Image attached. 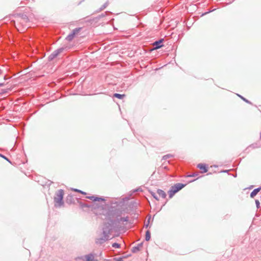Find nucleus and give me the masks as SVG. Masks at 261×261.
Segmentation results:
<instances>
[{"label": "nucleus", "instance_id": "1", "mask_svg": "<svg viewBox=\"0 0 261 261\" xmlns=\"http://www.w3.org/2000/svg\"><path fill=\"white\" fill-rule=\"evenodd\" d=\"M112 229L111 224L106 223L105 224V227L103 228V236L102 238L96 239L95 240L96 243L101 244L103 243L104 242L108 240L110 238L109 234H110Z\"/></svg>", "mask_w": 261, "mask_h": 261}, {"label": "nucleus", "instance_id": "2", "mask_svg": "<svg viewBox=\"0 0 261 261\" xmlns=\"http://www.w3.org/2000/svg\"><path fill=\"white\" fill-rule=\"evenodd\" d=\"M63 195L64 191L63 190L60 189L56 192L54 197L55 206L56 207H60L63 205Z\"/></svg>", "mask_w": 261, "mask_h": 261}, {"label": "nucleus", "instance_id": "3", "mask_svg": "<svg viewBox=\"0 0 261 261\" xmlns=\"http://www.w3.org/2000/svg\"><path fill=\"white\" fill-rule=\"evenodd\" d=\"M64 48L63 47H61L55 50L54 52H53L48 57V60L52 61L55 58H56L60 53H61Z\"/></svg>", "mask_w": 261, "mask_h": 261}, {"label": "nucleus", "instance_id": "4", "mask_svg": "<svg viewBox=\"0 0 261 261\" xmlns=\"http://www.w3.org/2000/svg\"><path fill=\"white\" fill-rule=\"evenodd\" d=\"M81 28L74 29L66 38V39L69 41H71L74 37L76 34H77L81 31Z\"/></svg>", "mask_w": 261, "mask_h": 261}, {"label": "nucleus", "instance_id": "5", "mask_svg": "<svg viewBox=\"0 0 261 261\" xmlns=\"http://www.w3.org/2000/svg\"><path fill=\"white\" fill-rule=\"evenodd\" d=\"M84 258L85 259L86 261H98L97 259H95L94 254L92 253L87 254L84 256H82L80 257V258L82 259H83Z\"/></svg>", "mask_w": 261, "mask_h": 261}, {"label": "nucleus", "instance_id": "6", "mask_svg": "<svg viewBox=\"0 0 261 261\" xmlns=\"http://www.w3.org/2000/svg\"><path fill=\"white\" fill-rule=\"evenodd\" d=\"M86 198L92 200L93 201H105V199L104 198H103L102 197H98L95 196H87Z\"/></svg>", "mask_w": 261, "mask_h": 261}, {"label": "nucleus", "instance_id": "7", "mask_svg": "<svg viewBox=\"0 0 261 261\" xmlns=\"http://www.w3.org/2000/svg\"><path fill=\"white\" fill-rule=\"evenodd\" d=\"M177 190L175 188V187L174 186H172L168 191L169 196L170 198H171L173 197V196L174 195L175 193L177 192Z\"/></svg>", "mask_w": 261, "mask_h": 261}, {"label": "nucleus", "instance_id": "8", "mask_svg": "<svg viewBox=\"0 0 261 261\" xmlns=\"http://www.w3.org/2000/svg\"><path fill=\"white\" fill-rule=\"evenodd\" d=\"M197 167L202 170L201 171L202 173H205L207 171V167L206 166V165L205 164H199L197 165Z\"/></svg>", "mask_w": 261, "mask_h": 261}, {"label": "nucleus", "instance_id": "9", "mask_svg": "<svg viewBox=\"0 0 261 261\" xmlns=\"http://www.w3.org/2000/svg\"><path fill=\"white\" fill-rule=\"evenodd\" d=\"M157 194L159 195V197L162 198H165L166 196L165 192L161 189H158L157 190Z\"/></svg>", "mask_w": 261, "mask_h": 261}, {"label": "nucleus", "instance_id": "10", "mask_svg": "<svg viewBox=\"0 0 261 261\" xmlns=\"http://www.w3.org/2000/svg\"><path fill=\"white\" fill-rule=\"evenodd\" d=\"M260 190H261L260 187L254 189L253 190V191L250 194V197L251 198H253L257 194V193L260 191Z\"/></svg>", "mask_w": 261, "mask_h": 261}, {"label": "nucleus", "instance_id": "11", "mask_svg": "<svg viewBox=\"0 0 261 261\" xmlns=\"http://www.w3.org/2000/svg\"><path fill=\"white\" fill-rule=\"evenodd\" d=\"M163 39H161L159 41H155L153 44L155 45V48H159L163 46V45L161 44L163 42Z\"/></svg>", "mask_w": 261, "mask_h": 261}, {"label": "nucleus", "instance_id": "12", "mask_svg": "<svg viewBox=\"0 0 261 261\" xmlns=\"http://www.w3.org/2000/svg\"><path fill=\"white\" fill-rule=\"evenodd\" d=\"M174 186L175 187V188L178 191L180 190H181L182 188H183L185 186V185L180 184V183H178V184H175L174 185Z\"/></svg>", "mask_w": 261, "mask_h": 261}, {"label": "nucleus", "instance_id": "13", "mask_svg": "<svg viewBox=\"0 0 261 261\" xmlns=\"http://www.w3.org/2000/svg\"><path fill=\"white\" fill-rule=\"evenodd\" d=\"M150 231L149 230H147L146 232L145 240L146 241H148L150 240Z\"/></svg>", "mask_w": 261, "mask_h": 261}, {"label": "nucleus", "instance_id": "14", "mask_svg": "<svg viewBox=\"0 0 261 261\" xmlns=\"http://www.w3.org/2000/svg\"><path fill=\"white\" fill-rule=\"evenodd\" d=\"M114 96L115 97H117L118 98H119V99H122L124 97H125V95L124 94H118V93H115L114 94Z\"/></svg>", "mask_w": 261, "mask_h": 261}, {"label": "nucleus", "instance_id": "15", "mask_svg": "<svg viewBox=\"0 0 261 261\" xmlns=\"http://www.w3.org/2000/svg\"><path fill=\"white\" fill-rule=\"evenodd\" d=\"M141 246V244L140 245H138L137 246H135V247H134L133 248H132V251L133 252H136L137 251H138L140 249V247Z\"/></svg>", "mask_w": 261, "mask_h": 261}, {"label": "nucleus", "instance_id": "16", "mask_svg": "<svg viewBox=\"0 0 261 261\" xmlns=\"http://www.w3.org/2000/svg\"><path fill=\"white\" fill-rule=\"evenodd\" d=\"M151 194L153 197L154 198H155L157 200H159V197L157 195V193L156 194L155 193H154L153 192H151Z\"/></svg>", "mask_w": 261, "mask_h": 261}, {"label": "nucleus", "instance_id": "17", "mask_svg": "<svg viewBox=\"0 0 261 261\" xmlns=\"http://www.w3.org/2000/svg\"><path fill=\"white\" fill-rule=\"evenodd\" d=\"M128 221V217H122V218H121L119 220V221H121V222H127Z\"/></svg>", "mask_w": 261, "mask_h": 261}, {"label": "nucleus", "instance_id": "18", "mask_svg": "<svg viewBox=\"0 0 261 261\" xmlns=\"http://www.w3.org/2000/svg\"><path fill=\"white\" fill-rule=\"evenodd\" d=\"M109 5V2H106L102 6V7L100 8V10H103L104 9H105Z\"/></svg>", "mask_w": 261, "mask_h": 261}, {"label": "nucleus", "instance_id": "19", "mask_svg": "<svg viewBox=\"0 0 261 261\" xmlns=\"http://www.w3.org/2000/svg\"><path fill=\"white\" fill-rule=\"evenodd\" d=\"M112 247L114 248H119L120 247V245L118 243H114L112 244Z\"/></svg>", "mask_w": 261, "mask_h": 261}, {"label": "nucleus", "instance_id": "20", "mask_svg": "<svg viewBox=\"0 0 261 261\" xmlns=\"http://www.w3.org/2000/svg\"><path fill=\"white\" fill-rule=\"evenodd\" d=\"M172 155L170 154H167V155H164L163 157V160H166L167 159V158H171V157H172Z\"/></svg>", "mask_w": 261, "mask_h": 261}, {"label": "nucleus", "instance_id": "21", "mask_svg": "<svg viewBox=\"0 0 261 261\" xmlns=\"http://www.w3.org/2000/svg\"><path fill=\"white\" fill-rule=\"evenodd\" d=\"M73 190L75 191V192H77L79 193H81L82 194H86V192H83V191H81L80 190L76 189H73Z\"/></svg>", "mask_w": 261, "mask_h": 261}, {"label": "nucleus", "instance_id": "22", "mask_svg": "<svg viewBox=\"0 0 261 261\" xmlns=\"http://www.w3.org/2000/svg\"><path fill=\"white\" fill-rule=\"evenodd\" d=\"M255 202V204H256V207L257 208H258L259 207V206H260V203H259V200L256 199Z\"/></svg>", "mask_w": 261, "mask_h": 261}, {"label": "nucleus", "instance_id": "23", "mask_svg": "<svg viewBox=\"0 0 261 261\" xmlns=\"http://www.w3.org/2000/svg\"><path fill=\"white\" fill-rule=\"evenodd\" d=\"M240 97H241L244 101H246V102H249V101L248 100H247L246 99H245V98H244L243 96H242L241 95H238Z\"/></svg>", "mask_w": 261, "mask_h": 261}, {"label": "nucleus", "instance_id": "24", "mask_svg": "<svg viewBox=\"0 0 261 261\" xmlns=\"http://www.w3.org/2000/svg\"><path fill=\"white\" fill-rule=\"evenodd\" d=\"M0 156L2 157L3 158L5 159V160H6L7 161H8L9 162H10V161H9V160L6 158V156H5L4 155L0 154Z\"/></svg>", "mask_w": 261, "mask_h": 261}, {"label": "nucleus", "instance_id": "25", "mask_svg": "<svg viewBox=\"0 0 261 261\" xmlns=\"http://www.w3.org/2000/svg\"><path fill=\"white\" fill-rule=\"evenodd\" d=\"M4 83H0V87H2V86H4Z\"/></svg>", "mask_w": 261, "mask_h": 261}, {"label": "nucleus", "instance_id": "26", "mask_svg": "<svg viewBox=\"0 0 261 261\" xmlns=\"http://www.w3.org/2000/svg\"><path fill=\"white\" fill-rule=\"evenodd\" d=\"M195 176H196V175H195V174H193V175H189V176H190V177Z\"/></svg>", "mask_w": 261, "mask_h": 261}, {"label": "nucleus", "instance_id": "27", "mask_svg": "<svg viewBox=\"0 0 261 261\" xmlns=\"http://www.w3.org/2000/svg\"><path fill=\"white\" fill-rule=\"evenodd\" d=\"M148 224H146V227H147L148 226Z\"/></svg>", "mask_w": 261, "mask_h": 261}, {"label": "nucleus", "instance_id": "28", "mask_svg": "<svg viewBox=\"0 0 261 261\" xmlns=\"http://www.w3.org/2000/svg\"><path fill=\"white\" fill-rule=\"evenodd\" d=\"M260 138L261 139V132H260Z\"/></svg>", "mask_w": 261, "mask_h": 261}]
</instances>
